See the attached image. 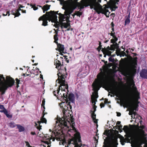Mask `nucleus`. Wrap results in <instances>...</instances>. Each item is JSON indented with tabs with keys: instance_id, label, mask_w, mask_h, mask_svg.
Returning a JSON list of instances; mask_svg holds the SVG:
<instances>
[{
	"instance_id": "obj_35",
	"label": "nucleus",
	"mask_w": 147,
	"mask_h": 147,
	"mask_svg": "<svg viewBox=\"0 0 147 147\" xmlns=\"http://www.w3.org/2000/svg\"><path fill=\"white\" fill-rule=\"evenodd\" d=\"M104 51H108V50H112L113 51V49H112L109 46L107 48L105 49H104Z\"/></svg>"
},
{
	"instance_id": "obj_19",
	"label": "nucleus",
	"mask_w": 147,
	"mask_h": 147,
	"mask_svg": "<svg viewBox=\"0 0 147 147\" xmlns=\"http://www.w3.org/2000/svg\"><path fill=\"white\" fill-rule=\"evenodd\" d=\"M57 48L59 51L60 52L62 51L63 53H64V47L63 45L60 44H58Z\"/></svg>"
},
{
	"instance_id": "obj_18",
	"label": "nucleus",
	"mask_w": 147,
	"mask_h": 147,
	"mask_svg": "<svg viewBox=\"0 0 147 147\" xmlns=\"http://www.w3.org/2000/svg\"><path fill=\"white\" fill-rule=\"evenodd\" d=\"M84 0H82V1H81V3H78V7L80 9V11H77L76 12V14L75 15H76L77 16H79L80 17V16H81L82 14V12H81V11L82 9H80V5L81 4H82V3H83L84 1Z\"/></svg>"
},
{
	"instance_id": "obj_38",
	"label": "nucleus",
	"mask_w": 147,
	"mask_h": 147,
	"mask_svg": "<svg viewBox=\"0 0 147 147\" xmlns=\"http://www.w3.org/2000/svg\"><path fill=\"white\" fill-rule=\"evenodd\" d=\"M99 46L98 47V50H100L101 49V47H102V45H101V42L100 41H99Z\"/></svg>"
},
{
	"instance_id": "obj_52",
	"label": "nucleus",
	"mask_w": 147,
	"mask_h": 147,
	"mask_svg": "<svg viewBox=\"0 0 147 147\" xmlns=\"http://www.w3.org/2000/svg\"><path fill=\"white\" fill-rule=\"evenodd\" d=\"M121 122L120 121H118L117 123V124L119 125L120 124Z\"/></svg>"
},
{
	"instance_id": "obj_36",
	"label": "nucleus",
	"mask_w": 147,
	"mask_h": 147,
	"mask_svg": "<svg viewBox=\"0 0 147 147\" xmlns=\"http://www.w3.org/2000/svg\"><path fill=\"white\" fill-rule=\"evenodd\" d=\"M5 114L7 117L8 118H11L12 117V115H9L8 114L7 111V113Z\"/></svg>"
},
{
	"instance_id": "obj_33",
	"label": "nucleus",
	"mask_w": 147,
	"mask_h": 147,
	"mask_svg": "<svg viewBox=\"0 0 147 147\" xmlns=\"http://www.w3.org/2000/svg\"><path fill=\"white\" fill-rule=\"evenodd\" d=\"M3 109V110H0V112L1 113H3L5 114H6L7 113V110L5 108Z\"/></svg>"
},
{
	"instance_id": "obj_1",
	"label": "nucleus",
	"mask_w": 147,
	"mask_h": 147,
	"mask_svg": "<svg viewBox=\"0 0 147 147\" xmlns=\"http://www.w3.org/2000/svg\"><path fill=\"white\" fill-rule=\"evenodd\" d=\"M68 93H63V98L64 99L65 98V101L66 105L63 103L62 106H61V110L63 114V116L62 118H59L56 121V124L54 126L53 131L52 133L55 135L56 131L59 128H63L64 126H67V122L69 123V121L68 120L70 119L69 116V113L68 112L71 111L72 108L71 105L75 104V96L72 93L69 94L67 96Z\"/></svg>"
},
{
	"instance_id": "obj_8",
	"label": "nucleus",
	"mask_w": 147,
	"mask_h": 147,
	"mask_svg": "<svg viewBox=\"0 0 147 147\" xmlns=\"http://www.w3.org/2000/svg\"><path fill=\"white\" fill-rule=\"evenodd\" d=\"M145 129V127L144 126L141 125L140 126L138 131V135L141 139H146V134L144 131Z\"/></svg>"
},
{
	"instance_id": "obj_32",
	"label": "nucleus",
	"mask_w": 147,
	"mask_h": 147,
	"mask_svg": "<svg viewBox=\"0 0 147 147\" xmlns=\"http://www.w3.org/2000/svg\"><path fill=\"white\" fill-rule=\"evenodd\" d=\"M96 106L94 105L93 106V108L92 109V110L91 111V112H94L96 111Z\"/></svg>"
},
{
	"instance_id": "obj_17",
	"label": "nucleus",
	"mask_w": 147,
	"mask_h": 147,
	"mask_svg": "<svg viewBox=\"0 0 147 147\" xmlns=\"http://www.w3.org/2000/svg\"><path fill=\"white\" fill-rule=\"evenodd\" d=\"M115 34V32L113 33L112 32H111L110 33H109V34H110L111 36H112L113 38V39H111V42L113 43H115L118 40L117 38L116 37Z\"/></svg>"
},
{
	"instance_id": "obj_5",
	"label": "nucleus",
	"mask_w": 147,
	"mask_h": 147,
	"mask_svg": "<svg viewBox=\"0 0 147 147\" xmlns=\"http://www.w3.org/2000/svg\"><path fill=\"white\" fill-rule=\"evenodd\" d=\"M58 80H56V82L58 84H59L60 85L59 86V87L58 89L53 91L54 95L56 96L59 95L60 97H62L63 98V93H67L65 92V93H63V95L61 93H59V91L60 90V87H59L60 86H63L65 87L64 88L66 89H67L68 88V86L65 83V78H66V76L65 75L61 74V76L58 75Z\"/></svg>"
},
{
	"instance_id": "obj_53",
	"label": "nucleus",
	"mask_w": 147,
	"mask_h": 147,
	"mask_svg": "<svg viewBox=\"0 0 147 147\" xmlns=\"http://www.w3.org/2000/svg\"><path fill=\"white\" fill-rule=\"evenodd\" d=\"M9 11H7L6 12V14H7V15L8 14H9V15H8V16H9Z\"/></svg>"
},
{
	"instance_id": "obj_21",
	"label": "nucleus",
	"mask_w": 147,
	"mask_h": 147,
	"mask_svg": "<svg viewBox=\"0 0 147 147\" xmlns=\"http://www.w3.org/2000/svg\"><path fill=\"white\" fill-rule=\"evenodd\" d=\"M96 115L94 114V113L92 112L91 114L92 118L93 120L94 121V122L96 123L98 122L97 121L98 120L96 119Z\"/></svg>"
},
{
	"instance_id": "obj_46",
	"label": "nucleus",
	"mask_w": 147,
	"mask_h": 147,
	"mask_svg": "<svg viewBox=\"0 0 147 147\" xmlns=\"http://www.w3.org/2000/svg\"><path fill=\"white\" fill-rule=\"evenodd\" d=\"M94 140L96 141V143H97L98 142V140L97 139H96V138L95 137H94Z\"/></svg>"
},
{
	"instance_id": "obj_13",
	"label": "nucleus",
	"mask_w": 147,
	"mask_h": 147,
	"mask_svg": "<svg viewBox=\"0 0 147 147\" xmlns=\"http://www.w3.org/2000/svg\"><path fill=\"white\" fill-rule=\"evenodd\" d=\"M137 59L138 58L136 57L132 59L130 63V65L132 67L134 68H136L137 65Z\"/></svg>"
},
{
	"instance_id": "obj_20",
	"label": "nucleus",
	"mask_w": 147,
	"mask_h": 147,
	"mask_svg": "<svg viewBox=\"0 0 147 147\" xmlns=\"http://www.w3.org/2000/svg\"><path fill=\"white\" fill-rule=\"evenodd\" d=\"M141 144L137 141H135L133 144H131V146L132 147H142Z\"/></svg>"
},
{
	"instance_id": "obj_25",
	"label": "nucleus",
	"mask_w": 147,
	"mask_h": 147,
	"mask_svg": "<svg viewBox=\"0 0 147 147\" xmlns=\"http://www.w3.org/2000/svg\"><path fill=\"white\" fill-rule=\"evenodd\" d=\"M18 128L19 129L20 132H22L24 131V128L20 125L17 124L16 125Z\"/></svg>"
},
{
	"instance_id": "obj_22",
	"label": "nucleus",
	"mask_w": 147,
	"mask_h": 147,
	"mask_svg": "<svg viewBox=\"0 0 147 147\" xmlns=\"http://www.w3.org/2000/svg\"><path fill=\"white\" fill-rule=\"evenodd\" d=\"M55 63L56 64V68L59 69L61 65L60 62L59 60H56L55 61Z\"/></svg>"
},
{
	"instance_id": "obj_10",
	"label": "nucleus",
	"mask_w": 147,
	"mask_h": 147,
	"mask_svg": "<svg viewBox=\"0 0 147 147\" xmlns=\"http://www.w3.org/2000/svg\"><path fill=\"white\" fill-rule=\"evenodd\" d=\"M63 22L64 21L59 22V23L57 24V25H59V26H61L62 32H64V30H63V28H68L66 30H65V31L70 30L72 31L73 30V28H70V26L69 23H67L66 22Z\"/></svg>"
},
{
	"instance_id": "obj_14",
	"label": "nucleus",
	"mask_w": 147,
	"mask_h": 147,
	"mask_svg": "<svg viewBox=\"0 0 147 147\" xmlns=\"http://www.w3.org/2000/svg\"><path fill=\"white\" fill-rule=\"evenodd\" d=\"M140 75L142 78L147 79V70L145 69H142L140 73Z\"/></svg>"
},
{
	"instance_id": "obj_24",
	"label": "nucleus",
	"mask_w": 147,
	"mask_h": 147,
	"mask_svg": "<svg viewBox=\"0 0 147 147\" xmlns=\"http://www.w3.org/2000/svg\"><path fill=\"white\" fill-rule=\"evenodd\" d=\"M113 90L115 93L117 95V97H118L120 95V92L118 89L117 88H115L113 89Z\"/></svg>"
},
{
	"instance_id": "obj_62",
	"label": "nucleus",
	"mask_w": 147,
	"mask_h": 147,
	"mask_svg": "<svg viewBox=\"0 0 147 147\" xmlns=\"http://www.w3.org/2000/svg\"><path fill=\"white\" fill-rule=\"evenodd\" d=\"M40 78H42V76L41 75H40Z\"/></svg>"
},
{
	"instance_id": "obj_15",
	"label": "nucleus",
	"mask_w": 147,
	"mask_h": 147,
	"mask_svg": "<svg viewBox=\"0 0 147 147\" xmlns=\"http://www.w3.org/2000/svg\"><path fill=\"white\" fill-rule=\"evenodd\" d=\"M93 93V94L91 96L92 102L93 104V106H94V105L96 106L95 105L96 104V98H97L98 97L97 94L96 93L94 94V92Z\"/></svg>"
},
{
	"instance_id": "obj_58",
	"label": "nucleus",
	"mask_w": 147,
	"mask_h": 147,
	"mask_svg": "<svg viewBox=\"0 0 147 147\" xmlns=\"http://www.w3.org/2000/svg\"><path fill=\"white\" fill-rule=\"evenodd\" d=\"M3 16H6L7 15V14H5L3 13Z\"/></svg>"
},
{
	"instance_id": "obj_34",
	"label": "nucleus",
	"mask_w": 147,
	"mask_h": 147,
	"mask_svg": "<svg viewBox=\"0 0 147 147\" xmlns=\"http://www.w3.org/2000/svg\"><path fill=\"white\" fill-rule=\"evenodd\" d=\"M109 61L112 62H114L115 61V59L111 57H110L109 58Z\"/></svg>"
},
{
	"instance_id": "obj_50",
	"label": "nucleus",
	"mask_w": 147,
	"mask_h": 147,
	"mask_svg": "<svg viewBox=\"0 0 147 147\" xmlns=\"http://www.w3.org/2000/svg\"><path fill=\"white\" fill-rule=\"evenodd\" d=\"M129 114L130 115H132V110L129 112Z\"/></svg>"
},
{
	"instance_id": "obj_42",
	"label": "nucleus",
	"mask_w": 147,
	"mask_h": 147,
	"mask_svg": "<svg viewBox=\"0 0 147 147\" xmlns=\"http://www.w3.org/2000/svg\"><path fill=\"white\" fill-rule=\"evenodd\" d=\"M5 108L3 105H0V109H3Z\"/></svg>"
},
{
	"instance_id": "obj_7",
	"label": "nucleus",
	"mask_w": 147,
	"mask_h": 147,
	"mask_svg": "<svg viewBox=\"0 0 147 147\" xmlns=\"http://www.w3.org/2000/svg\"><path fill=\"white\" fill-rule=\"evenodd\" d=\"M105 81V77L104 76L101 77V78L99 82H93L92 84V86L93 89L95 90H98L99 89V86L103 84Z\"/></svg>"
},
{
	"instance_id": "obj_40",
	"label": "nucleus",
	"mask_w": 147,
	"mask_h": 147,
	"mask_svg": "<svg viewBox=\"0 0 147 147\" xmlns=\"http://www.w3.org/2000/svg\"><path fill=\"white\" fill-rule=\"evenodd\" d=\"M132 114L134 115L135 116L136 114V112L134 111V110H132Z\"/></svg>"
},
{
	"instance_id": "obj_54",
	"label": "nucleus",
	"mask_w": 147,
	"mask_h": 147,
	"mask_svg": "<svg viewBox=\"0 0 147 147\" xmlns=\"http://www.w3.org/2000/svg\"><path fill=\"white\" fill-rule=\"evenodd\" d=\"M134 51V50L133 49H131L130 50V52H133Z\"/></svg>"
},
{
	"instance_id": "obj_12",
	"label": "nucleus",
	"mask_w": 147,
	"mask_h": 147,
	"mask_svg": "<svg viewBox=\"0 0 147 147\" xmlns=\"http://www.w3.org/2000/svg\"><path fill=\"white\" fill-rule=\"evenodd\" d=\"M104 145H103V147H117V145H118V143L115 140L112 144H105V142H104Z\"/></svg>"
},
{
	"instance_id": "obj_51",
	"label": "nucleus",
	"mask_w": 147,
	"mask_h": 147,
	"mask_svg": "<svg viewBox=\"0 0 147 147\" xmlns=\"http://www.w3.org/2000/svg\"><path fill=\"white\" fill-rule=\"evenodd\" d=\"M31 134L32 135H34L36 134L35 132H31Z\"/></svg>"
},
{
	"instance_id": "obj_6",
	"label": "nucleus",
	"mask_w": 147,
	"mask_h": 147,
	"mask_svg": "<svg viewBox=\"0 0 147 147\" xmlns=\"http://www.w3.org/2000/svg\"><path fill=\"white\" fill-rule=\"evenodd\" d=\"M68 132L74 133L73 135L76 137V138H72L69 141V144H73L74 147H81L78 142V141L79 142H80V133L76 131V129L74 127L72 129H69Z\"/></svg>"
},
{
	"instance_id": "obj_47",
	"label": "nucleus",
	"mask_w": 147,
	"mask_h": 147,
	"mask_svg": "<svg viewBox=\"0 0 147 147\" xmlns=\"http://www.w3.org/2000/svg\"><path fill=\"white\" fill-rule=\"evenodd\" d=\"M121 115V114L120 113L117 112V116L118 117L120 116Z\"/></svg>"
},
{
	"instance_id": "obj_49",
	"label": "nucleus",
	"mask_w": 147,
	"mask_h": 147,
	"mask_svg": "<svg viewBox=\"0 0 147 147\" xmlns=\"http://www.w3.org/2000/svg\"><path fill=\"white\" fill-rule=\"evenodd\" d=\"M114 26V24L113 22L111 23V28H113Z\"/></svg>"
},
{
	"instance_id": "obj_27",
	"label": "nucleus",
	"mask_w": 147,
	"mask_h": 147,
	"mask_svg": "<svg viewBox=\"0 0 147 147\" xmlns=\"http://www.w3.org/2000/svg\"><path fill=\"white\" fill-rule=\"evenodd\" d=\"M16 125L13 122H11L9 123L8 124L9 126L11 128L15 127L16 126Z\"/></svg>"
},
{
	"instance_id": "obj_56",
	"label": "nucleus",
	"mask_w": 147,
	"mask_h": 147,
	"mask_svg": "<svg viewBox=\"0 0 147 147\" xmlns=\"http://www.w3.org/2000/svg\"><path fill=\"white\" fill-rule=\"evenodd\" d=\"M81 47V46L79 47L78 48H76V50L77 49H80Z\"/></svg>"
},
{
	"instance_id": "obj_59",
	"label": "nucleus",
	"mask_w": 147,
	"mask_h": 147,
	"mask_svg": "<svg viewBox=\"0 0 147 147\" xmlns=\"http://www.w3.org/2000/svg\"><path fill=\"white\" fill-rule=\"evenodd\" d=\"M112 32H113L114 31V28H112Z\"/></svg>"
},
{
	"instance_id": "obj_44",
	"label": "nucleus",
	"mask_w": 147,
	"mask_h": 147,
	"mask_svg": "<svg viewBox=\"0 0 147 147\" xmlns=\"http://www.w3.org/2000/svg\"><path fill=\"white\" fill-rule=\"evenodd\" d=\"M100 107H101V108H102V107H104L105 106V105L103 103H101L100 104Z\"/></svg>"
},
{
	"instance_id": "obj_3",
	"label": "nucleus",
	"mask_w": 147,
	"mask_h": 147,
	"mask_svg": "<svg viewBox=\"0 0 147 147\" xmlns=\"http://www.w3.org/2000/svg\"><path fill=\"white\" fill-rule=\"evenodd\" d=\"M58 11L57 13H53L52 11L47 12L46 14L43 15L38 19L39 21L42 20L43 21L42 25L46 26L47 25V20L51 21L52 22H54L56 24L59 23V22H61L60 20L59 13H58Z\"/></svg>"
},
{
	"instance_id": "obj_48",
	"label": "nucleus",
	"mask_w": 147,
	"mask_h": 147,
	"mask_svg": "<svg viewBox=\"0 0 147 147\" xmlns=\"http://www.w3.org/2000/svg\"><path fill=\"white\" fill-rule=\"evenodd\" d=\"M54 30H55V34H57V35H58V32L57 31V30H55L54 29Z\"/></svg>"
},
{
	"instance_id": "obj_11",
	"label": "nucleus",
	"mask_w": 147,
	"mask_h": 147,
	"mask_svg": "<svg viewBox=\"0 0 147 147\" xmlns=\"http://www.w3.org/2000/svg\"><path fill=\"white\" fill-rule=\"evenodd\" d=\"M44 115H43V117L41 118L40 121H38L37 123L35 122V127L36 126V128L39 130H40L41 129L42 125H41V124L42 123H47V120L46 119L44 118Z\"/></svg>"
},
{
	"instance_id": "obj_30",
	"label": "nucleus",
	"mask_w": 147,
	"mask_h": 147,
	"mask_svg": "<svg viewBox=\"0 0 147 147\" xmlns=\"http://www.w3.org/2000/svg\"><path fill=\"white\" fill-rule=\"evenodd\" d=\"M110 50L104 51V52L108 56H110L111 55L112 52L110 51Z\"/></svg>"
},
{
	"instance_id": "obj_2",
	"label": "nucleus",
	"mask_w": 147,
	"mask_h": 147,
	"mask_svg": "<svg viewBox=\"0 0 147 147\" xmlns=\"http://www.w3.org/2000/svg\"><path fill=\"white\" fill-rule=\"evenodd\" d=\"M61 4L63 5L62 8L65 10L64 14L59 13V19L61 22L66 21V22L69 23V19L70 18H74V15L71 14L75 9L74 5L69 2L62 1L61 2Z\"/></svg>"
},
{
	"instance_id": "obj_4",
	"label": "nucleus",
	"mask_w": 147,
	"mask_h": 147,
	"mask_svg": "<svg viewBox=\"0 0 147 147\" xmlns=\"http://www.w3.org/2000/svg\"><path fill=\"white\" fill-rule=\"evenodd\" d=\"M7 81L4 82L5 79L3 75L0 76V92L2 95L4 94L9 87H12L14 84L15 81L11 78L6 77Z\"/></svg>"
},
{
	"instance_id": "obj_57",
	"label": "nucleus",
	"mask_w": 147,
	"mask_h": 147,
	"mask_svg": "<svg viewBox=\"0 0 147 147\" xmlns=\"http://www.w3.org/2000/svg\"><path fill=\"white\" fill-rule=\"evenodd\" d=\"M22 12L23 13H26V10H24V11L23 10V11Z\"/></svg>"
},
{
	"instance_id": "obj_61",
	"label": "nucleus",
	"mask_w": 147,
	"mask_h": 147,
	"mask_svg": "<svg viewBox=\"0 0 147 147\" xmlns=\"http://www.w3.org/2000/svg\"><path fill=\"white\" fill-rule=\"evenodd\" d=\"M133 110H134H134H135V111H137V108H135V109H133Z\"/></svg>"
},
{
	"instance_id": "obj_55",
	"label": "nucleus",
	"mask_w": 147,
	"mask_h": 147,
	"mask_svg": "<svg viewBox=\"0 0 147 147\" xmlns=\"http://www.w3.org/2000/svg\"><path fill=\"white\" fill-rule=\"evenodd\" d=\"M132 54L134 55V56L137 55V54L135 53H133Z\"/></svg>"
},
{
	"instance_id": "obj_64",
	"label": "nucleus",
	"mask_w": 147,
	"mask_h": 147,
	"mask_svg": "<svg viewBox=\"0 0 147 147\" xmlns=\"http://www.w3.org/2000/svg\"><path fill=\"white\" fill-rule=\"evenodd\" d=\"M70 50L71 51H72V47H71L70 48Z\"/></svg>"
},
{
	"instance_id": "obj_16",
	"label": "nucleus",
	"mask_w": 147,
	"mask_h": 147,
	"mask_svg": "<svg viewBox=\"0 0 147 147\" xmlns=\"http://www.w3.org/2000/svg\"><path fill=\"white\" fill-rule=\"evenodd\" d=\"M22 10L19 8L18 10H13L11 11V14L12 13V14L15 15V16L14 18L16 17V16H18L20 15V13L19 12V11Z\"/></svg>"
},
{
	"instance_id": "obj_31",
	"label": "nucleus",
	"mask_w": 147,
	"mask_h": 147,
	"mask_svg": "<svg viewBox=\"0 0 147 147\" xmlns=\"http://www.w3.org/2000/svg\"><path fill=\"white\" fill-rule=\"evenodd\" d=\"M120 142L121 144L122 145H123L125 144V143L126 142V141L124 139H123V140H121Z\"/></svg>"
},
{
	"instance_id": "obj_60",
	"label": "nucleus",
	"mask_w": 147,
	"mask_h": 147,
	"mask_svg": "<svg viewBox=\"0 0 147 147\" xmlns=\"http://www.w3.org/2000/svg\"><path fill=\"white\" fill-rule=\"evenodd\" d=\"M119 0H117L116 2H117V4H118V2H119Z\"/></svg>"
},
{
	"instance_id": "obj_41",
	"label": "nucleus",
	"mask_w": 147,
	"mask_h": 147,
	"mask_svg": "<svg viewBox=\"0 0 147 147\" xmlns=\"http://www.w3.org/2000/svg\"><path fill=\"white\" fill-rule=\"evenodd\" d=\"M104 102L105 104L110 103L109 102V101L108 100V99H105V100Z\"/></svg>"
},
{
	"instance_id": "obj_45",
	"label": "nucleus",
	"mask_w": 147,
	"mask_h": 147,
	"mask_svg": "<svg viewBox=\"0 0 147 147\" xmlns=\"http://www.w3.org/2000/svg\"><path fill=\"white\" fill-rule=\"evenodd\" d=\"M16 83H17L18 84H19V82H20V81L17 78H16Z\"/></svg>"
},
{
	"instance_id": "obj_28",
	"label": "nucleus",
	"mask_w": 147,
	"mask_h": 147,
	"mask_svg": "<svg viewBox=\"0 0 147 147\" xmlns=\"http://www.w3.org/2000/svg\"><path fill=\"white\" fill-rule=\"evenodd\" d=\"M123 130L126 133H127L128 132L129 128L127 126L125 125L123 128Z\"/></svg>"
},
{
	"instance_id": "obj_29",
	"label": "nucleus",
	"mask_w": 147,
	"mask_h": 147,
	"mask_svg": "<svg viewBox=\"0 0 147 147\" xmlns=\"http://www.w3.org/2000/svg\"><path fill=\"white\" fill-rule=\"evenodd\" d=\"M51 139L50 138H48L47 139V140L45 141V142L47 144H49L51 142V141H50V140Z\"/></svg>"
},
{
	"instance_id": "obj_9",
	"label": "nucleus",
	"mask_w": 147,
	"mask_h": 147,
	"mask_svg": "<svg viewBox=\"0 0 147 147\" xmlns=\"http://www.w3.org/2000/svg\"><path fill=\"white\" fill-rule=\"evenodd\" d=\"M30 6L32 7V8H33V9L34 10H37L38 9V7H41L44 13H45V11H47L49 10L50 9V7L51 6L50 5H49L48 4H46V5H44L43 7L38 5H37L36 6V4H34V5L30 4Z\"/></svg>"
},
{
	"instance_id": "obj_26",
	"label": "nucleus",
	"mask_w": 147,
	"mask_h": 147,
	"mask_svg": "<svg viewBox=\"0 0 147 147\" xmlns=\"http://www.w3.org/2000/svg\"><path fill=\"white\" fill-rule=\"evenodd\" d=\"M110 13V12H109V10L107 9H106L105 11H103L102 12V13L105 14L107 17H109V14Z\"/></svg>"
},
{
	"instance_id": "obj_43",
	"label": "nucleus",
	"mask_w": 147,
	"mask_h": 147,
	"mask_svg": "<svg viewBox=\"0 0 147 147\" xmlns=\"http://www.w3.org/2000/svg\"><path fill=\"white\" fill-rule=\"evenodd\" d=\"M117 127L118 128V129L119 130H120V129H121L122 128V125H117Z\"/></svg>"
},
{
	"instance_id": "obj_37",
	"label": "nucleus",
	"mask_w": 147,
	"mask_h": 147,
	"mask_svg": "<svg viewBox=\"0 0 147 147\" xmlns=\"http://www.w3.org/2000/svg\"><path fill=\"white\" fill-rule=\"evenodd\" d=\"M54 38L55 40L57 41L58 40V38L57 37V34H55L54 35Z\"/></svg>"
},
{
	"instance_id": "obj_63",
	"label": "nucleus",
	"mask_w": 147,
	"mask_h": 147,
	"mask_svg": "<svg viewBox=\"0 0 147 147\" xmlns=\"http://www.w3.org/2000/svg\"><path fill=\"white\" fill-rule=\"evenodd\" d=\"M117 8H118V7H117V6H115V9H117Z\"/></svg>"
},
{
	"instance_id": "obj_39",
	"label": "nucleus",
	"mask_w": 147,
	"mask_h": 147,
	"mask_svg": "<svg viewBox=\"0 0 147 147\" xmlns=\"http://www.w3.org/2000/svg\"><path fill=\"white\" fill-rule=\"evenodd\" d=\"M25 143L26 144V146H27L28 147H29L30 146V144L28 142L26 141L25 142Z\"/></svg>"
},
{
	"instance_id": "obj_23",
	"label": "nucleus",
	"mask_w": 147,
	"mask_h": 147,
	"mask_svg": "<svg viewBox=\"0 0 147 147\" xmlns=\"http://www.w3.org/2000/svg\"><path fill=\"white\" fill-rule=\"evenodd\" d=\"M130 13L129 14L128 16H127L125 22V26L127 24H128L130 21Z\"/></svg>"
}]
</instances>
